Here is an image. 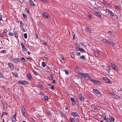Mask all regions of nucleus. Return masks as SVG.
<instances>
[{
  "mask_svg": "<svg viewBox=\"0 0 122 122\" xmlns=\"http://www.w3.org/2000/svg\"><path fill=\"white\" fill-rule=\"evenodd\" d=\"M107 12H108L110 14L113 20H117L118 19L117 16L116 15H114V13L109 10L107 9Z\"/></svg>",
  "mask_w": 122,
  "mask_h": 122,
  "instance_id": "1",
  "label": "nucleus"
},
{
  "mask_svg": "<svg viewBox=\"0 0 122 122\" xmlns=\"http://www.w3.org/2000/svg\"><path fill=\"white\" fill-rule=\"evenodd\" d=\"M99 9L98 8H96L92 11V13L95 15L97 12H98L99 11Z\"/></svg>",
  "mask_w": 122,
  "mask_h": 122,
  "instance_id": "2",
  "label": "nucleus"
},
{
  "mask_svg": "<svg viewBox=\"0 0 122 122\" xmlns=\"http://www.w3.org/2000/svg\"><path fill=\"white\" fill-rule=\"evenodd\" d=\"M21 108L22 114L24 116H25L26 115V114L25 113V110L24 107L23 106H22L21 107Z\"/></svg>",
  "mask_w": 122,
  "mask_h": 122,
  "instance_id": "3",
  "label": "nucleus"
},
{
  "mask_svg": "<svg viewBox=\"0 0 122 122\" xmlns=\"http://www.w3.org/2000/svg\"><path fill=\"white\" fill-rule=\"evenodd\" d=\"M8 65L11 70L13 71L14 70V66L11 63H8Z\"/></svg>",
  "mask_w": 122,
  "mask_h": 122,
  "instance_id": "4",
  "label": "nucleus"
},
{
  "mask_svg": "<svg viewBox=\"0 0 122 122\" xmlns=\"http://www.w3.org/2000/svg\"><path fill=\"white\" fill-rule=\"evenodd\" d=\"M16 113H15V114L12 117L11 120L12 122H15L16 121Z\"/></svg>",
  "mask_w": 122,
  "mask_h": 122,
  "instance_id": "5",
  "label": "nucleus"
},
{
  "mask_svg": "<svg viewBox=\"0 0 122 122\" xmlns=\"http://www.w3.org/2000/svg\"><path fill=\"white\" fill-rule=\"evenodd\" d=\"M71 115L73 116L76 117H78L79 116L78 114L76 112H73L71 113Z\"/></svg>",
  "mask_w": 122,
  "mask_h": 122,
  "instance_id": "6",
  "label": "nucleus"
},
{
  "mask_svg": "<svg viewBox=\"0 0 122 122\" xmlns=\"http://www.w3.org/2000/svg\"><path fill=\"white\" fill-rule=\"evenodd\" d=\"M107 43H108L110 45H112L113 46H116V44L114 42L112 41L110 42L107 40Z\"/></svg>",
  "mask_w": 122,
  "mask_h": 122,
  "instance_id": "7",
  "label": "nucleus"
},
{
  "mask_svg": "<svg viewBox=\"0 0 122 122\" xmlns=\"http://www.w3.org/2000/svg\"><path fill=\"white\" fill-rule=\"evenodd\" d=\"M71 100V101L72 104L73 106H74L76 103V102L73 98L71 97L70 98Z\"/></svg>",
  "mask_w": 122,
  "mask_h": 122,
  "instance_id": "8",
  "label": "nucleus"
},
{
  "mask_svg": "<svg viewBox=\"0 0 122 122\" xmlns=\"http://www.w3.org/2000/svg\"><path fill=\"white\" fill-rule=\"evenodd\" d=\"M13 61L15 63H17L20 61V60L19 58H15L13 59Z\"/></svg>",
  "mask_w": 122,
  "mask_h": 122,
  "instance_id": "9",
  "label": "nucleus"
},
{
  "mask_svg": "<svg viewBox=\"0 0 122 122\" xmlns=\"http://www.w3.org/2000/svg\"><path fill=\"white\" fill-rule=\"evenodd\" d=\"M79 100L82 101H84V99L83 97L81 94H80L79 95Z\"/></svg>",
  "mask_w": 122,
  "mask_h": 122,
  "instance_id": "10",
  "label": "nucleus"
},
{
  "mask_svg": "<svg viewBox=\"0 0 122 122\" xmlns=\"http://www.w3.org/2000/svg\"><path fill=\"white\" fill-rule=\"evenodd\" d=\"M112 96L114 98L117 99H118L120 98V97L119 96L114 94H112Z\"/></svg>",
  "mask_w": 122,
  "mask_h": 122,
  "instance_id": "11",
  "label": "nucleus"
},
{
  "mask_svg": "<svg viewBox=\"0 0 122 122\" xmlns=\"http://www.w3.org/2000/svg\"><path fill=\"white\" fill-rule=\"evenodd\" d=\"M29 2L31 6L35 7L36 6V5L34 4L32 0H30Z\"/></svg>",
  "mask_w": 122,
  "mask_h": 122,
  "instance_id": "12",
  "label": "nucleus"
},
{
  "mask_svg": "<svg viewBox=\"0 0 122 122\" xmlns=\"http://www.w3.org/2000/svg\"><path fill=\"white\" fill-rule=\"evenodd\" d=\"M94 92L96 93L97 94L100 95L101 94L100 92L96 89H94L93 90Z\"/></svg>",
  "mask_w": 122,
  "mask_h": 122,
  "instance_id": "13",
  "label": "nucleus"
},
{
  "mask_svg": "<svg viewBox=\"0 0 122 122\" xmlns=\"http://www.w3.org/2000/svg\"><path fill=\"white\" fill-rule=\"evenodd\" d=\"M43 17L46 18H48V14L46 13L45 12H44L43 13Z\"/></svg>",
  "mask_w": 122,
  "mask_h": 122,
  "instance_id": "14",
  "label": "nucleus"
},
{
  "mask_svg": "<svg viewBox=\"0 0 122 122\" xmlns=\"http://www.w3.org/2000/svg\"><path fill=\"white\" fill-rule=\"evenodd\" d=\"M112 68L114 70L117 71L118 68L114 64H112Z\"/></svg>",
  "mask_w": 122,
  "mask_h": 122,
  "instance_id": "15",
  "label": "nucleus"
},
{
  "mask_svg": "<svg viewBox=\"0 0 122 122\" xmlns=\"http://www.w3.org/2000/svg\"><path fill=\"white\" fill-rule=\"evenodd\" d=\"M94 83L95 84H97L98 85L100 84V82L99 81H97L96 80H95V81Z\"/></svg>",
  "mask_w": 122,
  "mask_h": 122,
  "instance_id": "16",
  "label": "nucleus"
},
{
  "mask_svg": "<svg viewBox=\"0 0 122 122\" xmlns=\"http://www.w3.org/2000/svg\"><path fill=\"white\" fill-rule=\"evenodd\" d=\"M27 77L28 79L30 80L31 79V75L29 73L27 75Z\"/></svg>",
  "mask_w": 122,
  "mask_h": 122,
  "instance_id": "17",
  "label": "nucleus"
},
{
  "mask_svg": "<svg viewBox=\"0 0 122 122\" xmlns=\"http://www.w3.org/2000/svg\"><path fill=\"white\" fill-rule=\"evenodd\" d=\"M94 54L96 56L98 57L99 56V52L97 51H95L94 52Z\"/></svg>",
  "mask_w": 122,
  "mask_h": 122,
  "instance_id": "18",
  "label": "nucleus"
},
{
  "mask_svg": "<svg viewBox=\"0 0 122 122\" xmlns=\"http://www.w3.org/2000/svg\"><path fill=\"white\" fill-rule=\"evenodd\" d=\"M47 85L48 86H49V88H51L52 89H53L54 88V86L53 85H51L49 84H47Z\"/></svg>",
  "mask_w": 122,
  "mask_h": 122,
  "instance_id": "19",
  "label": "nucleus"
},
{
  "mask_svg": "<svg viewBox=\"0 0 122 122\" xmlns=\"http://www.w3.org/2000/svg\"><path fill=\"white\" fill-rule=\"evenodd\" d=\"M86 31L89 33L91 32V30L90 28H87L86 29Z\"/></svg>",
  "mask_w": 122,
  "mask_h": 122,
  "instance_id": "20",
  "label": "nucleus"
},
{
  "mask_svg": "<svg viewBox=\"0 0 122 122\" xmlns=\"http://www.w3.org/2000/svg\"><path fill=\"white\" fill-rule=\"evenodd\" d=\"M41 43L42 44L44 45H47V43L43 40L41 41Z\"/></svg>",
  "mask_w": 122,
  "mask_h": 122,
  "instance_id": "21",
  "label": "nucleus"
},
{
  "mask_svg": "<svg viewBox=\"0 0 122 122\" xmlns=\"http://www.w3.org/2000/svg\"><path fill=\"white\" fill-rule=\"evenodd\" d=\"M71 56L72 58L73 59H74L75 57V56L74 54L73 53V52H71Z\"/></svg>",
  "mask_w": 122,
  "mask_h": 122,
  "instance_id": "22",
  "label": "nucleus"
},
{
  "mask_svg": "<svg viewBox=\"0 0 122 122\" xmlns=\"http://www.w3.org/2000/svg\"><path fill=\"white\" fill-rule=\"evenodd\" d=\"M95 104H94V105H92L91 106V107L93 109H96L97 108V106H96L95 105Z\"/></svg>",
  "mask_w": 122,
  "mask_h": 122,
  "instance_id": "23",
  "label": "nucleus"
},
{
  "mask_svg": "<svg viewBox=\"0 0 122 122\" xmlns=\"http://www.w3.org/2000/svg\"><path fill=\"white\" fill-rule=\"evenodd\" d=\"M3 106L5 108H7L8 107V105L6 103H4Z\"/></svg>",
  "mask_w": 122,
  "mask_h": 122,
  "instance_id": "24",
  "label": "nucleus"
},
{
  "mask_svg": "<svg viewBox=\"0 0 122 122\" xmlns=\"http://www.w3.org/2000/svg\"><path fill=\"white\" fill-rule=\"evenodd\" d=\"M29 83L28 81H25L23 85H26L28 84Z\"/></svg>",
  "mask_w": 122,
  "mask_h": 122,
  "instance_id": "25",
  "label": "nucleus"
},
{
  "mask_svg": "<svg viewBox=\"0 0 122 122\" xmlns=\"http://www.w3.org/2000/svg\"><path fill=\"white\" fill-rule=\"evenodd\" d=\"M14 34L15 37L17 38H18V36L17 32L15 31L14 32Z\"/></svg>",
  "mask_w": 122,
  "mask_h": 122,
  "instance_id": "26",
  "label": "nucleus"
},
{
  "mask_svg": "<svg viewBox=\"0 0 122 122\" xmlns=\"http://www.w3.org/2000/svg\"><path fill=\"white\" fill-rule=\"evenodd\" d=\"M12 74L15 77H17L18 76V74L17 73H15L14 72H12Z\"/></svg>",
  "mask_w": 122,
  "mask_h": 122,
  "instance_id": "27",
  "label": "nucleus"
},
{
  "mask_svg": "<svg viewBox=\"0 0 122 122\" xmlns=\"http://www.w3.org/2000/svg\"><path fill=\"white\" fill-rule=\"evenodd\" d=\"M80 46H76V50L77 51H79L80 50Z\"/></svg>",
  "mask_w": 122,
  "mask_h": 122,
  "instance_id": "28",
  "label": "nucleus"
},
{
  "mask_svg": "<svg viewBox=\"0 0 122 122\" xmlns=\"http://www.w3.org/2000/svg\"><path fill=\"white\" fill-rule=\"evenodd\" d=\"M102 41L103 42L107 43V40L106 39H102Z\"/></svg>",
  "mask_w": 122,
  "mask_h": 122,
  "instance_id": "29",
  "label": "nucleus"
},
{
  "mask_svg": "<svg viewBox=\"0 0 122 122\" xmlns=\"http://www.w3.org/2000/svg\"><path fill=\"white\" fill-rule=\"evenodd\" d=\"M79 51L81 52L84 53H85V51L82 48H80L79 50Z\"/></svg>",
  "mask_w": 122,
  "mask_h": 122,
  "instance_id": "30",
  "label": "nucleus"
},
{
  "mask_svg": "<svg viewBox=\"0 0 122 122\" xmlns=\"http://www.w3.org/2000/svg\"><path fill=\"white\" fill-rule=\"evenodd\" d=\"M87 73H84L83 74V75H82V76L83 77H85L86 76H87Z\"/></svg>",
  "mask_w": 122,
  "mask_h": 122,
  "instance_id": "31",
  "label": "nucleus"
},
{
  "mask_svg": "<svg viewBox=\"0 0 122 122\" xmlns=\"http://www.w3.org/2000/svg\"><path fill=\"white\" fill-rule=\"evenodd\" d=\"M23 16L25 20L27 18V17L24 13L23 14Z\"/></svg>",
  "mask_w": 122,
  "mask_h": 122,
  "instance_id": "32",
  "label": "nucleus"
},
{
  "mask_svg": "<svg viewBox=\"0 0 122 122\" xmlns=\"http://www.w3.org/2000/svg\"><path fill=\"white\" fill-rule=\"evenodd\" d=\"M95 15H96L97 16L99 17H101V15L100 14V13L98 12H97L95 14Z\"/></svg>",
  "mask_w": 122,
  "mask_h": 122,
  "instance_id": "33",
  "label": "nucleus"
},
{
  "mask_svg": "<svg viewBox=\"0 0 122 122\" xmlns=\"http://www.w3.org/2000/svg\"><path fill=\"white\" fill-rule=\"evenodd\" d=\"M22 50L25 51H27V49L24 46L22 47Z\"/></svg>",
  "mask_w": 122,
  "mask_h": 122,
  "instance_id": "34",
  "label": "nucleus"
},
{
  "mask_svg": "<svg viewBox=\"0 0 122 122\" xmlns=\"http://www.w3.org/2000/svg\"><path fill=\"white\" fill-rule=\"evenodd\" d=\"M102 116L104 118V120H107V119L106 118V115L104 114H103Z\"/></svg>",
  "mask_w": 122,
  "mask_h": 122,
  "instance_id": "35",
  "label": "nucleus"
},
{
  "mask_svg": "<svg viewBox=\"0 0 122 122\" xmlns=\"http://www.w3.org/2000/svg\"><path fill=\"white\" fill-rule=\"evenodd\" d=\"M20 27H23L24 26V25L23 23L21 21H20Z\"/></svg>",
  "mask_w": 122,
  "mask_h": 122,
  "instance_id": "36",
  "label": "nucleus"
},
{
  "mask_svg": "<svg viewBox=\"0 0 122 122\" xmlns=\"http://www.w3.org/2000/svg\"><path fill=\"white\" fill-rule=\"evenodd\" d=\"M42 65L43 67H44L46 66V63L45 62H42Z\"/></svg>",
  "mask_w": 122,
  "mask_h": 122,
  "instance_id": "37",
  "label": "nucleus"
},
{
  "mask_svg": "<svg viewBox=\"0 0 122 122\" xmlns=\"http://www.w3.org/2000/svg\"><path fill=\"white\" fill-rule=\"evenodd\" d=\"M115 7L117 9V10H118L120 11L121 10L120 8L118 6L116 5V6Z\"/></svg>",
  "mask_w": 122,
  "mask_h": 122,
  "instance_id": "38",
  "label": "nucleus"
},
{
  "mask_svg": "<svg viewBox=\"0 0 122 122\" xmlns=\"http://www.w3.org/2000/svg\"><path fill=\"white\" fill-rule=\"evenodd\" d=\"M44 99L46 101L48 99V97L47 96H45L44 97Z\"/></svg>",
  "mask_w": 122,
  "mask_h": 122,
  "instance_id": "39",
  "label": "nucleus"
},
{
  "mask_svg": "<svg viewBox=\"0 0 122 122\" xmlns=\"http://www.w3.org/2000/svg\"><path fill=\"white\" fill-rule=\"evenodd\" d=\"M60 58L62 60H64V57L62 55H60Z\"/></svg>",
  "mask_w": 122,
  "mask_h": 122,
  "instance_id": "40",
  "label": "nucleus"
},
{
  "mask_svg": "<svg viewBox=\"0 0 122 122\" xmlns=\"http://www.w3.org/2000/svg\"><path fill=\"white\" fill-rule=\"evenodd\" d=\"M23 27H20V29L23 32H25V30L24 28Z\"/></svg>",
  "mask_w": 122,
  "mask_h": 122,
  "instance_id": "41",
  "label": "nucleus"
},
{
  "mask_svg": "<svg viewBox=\"0 0 122 122\" xmlns=\"http://www.w3.org/2000/svg\"><path fill=\"white\" fill-rule=\"evenodd\" d=\"M107 83L109 84H111L112 83V82L111 81H110L107 78Z\"/></svg>",
  "mask_w": 122,
  "mask_h": 122,
  "instance_id": "42",
  "label": "nucleus"
},
{
  "mask_svg": "<svg viewBox=\"0 0 122 122\" xmlns=\"http://www.w3.org/2000/svg\"><path fill=\"white\" fill-rule=\"evenodd\" d=\"M109 118L112 121H114V118L112 117H110Z\"/></svg>",
  "mask_w": 122,
  "mask_h": 122,
  "instance_id": "43",
  "label": "nucleus"
},
{
  "mask_svg": "<svg viewBox=\"0 0 122 122\" xmlns=\"http://www.w3.org/2000/svg\"><path fill=\"white\" fill-rule=\"evenodd\" d=\"M103 79L106 82H107V78L106 77H103Z\"/></svg>",
  "mask_w": 122,
  "mask_h": 122,
  "instance_id": "44",
  "label": "nucleus"
},
{
  "mask_svg": "<svg viewBox=\"0 0 122 122\" xmlns=\"http://www.w3.org/2000/svg\"><path fill=\"white\" fill-rule=\"evenodd\" d=\"M24 36L25 39L27 38V34L26 33H25L24 34Z\"/></svg>",
  "mask_w": 122,
  "mask_h": 122,
  "instance_id": "45",
  "label": "nucleus"
},
{
  "mask_svg": "<svg viewBox=\"0 0 122 122\" xmlns=\"http://www.w3.org/2000/svg\"><path fill=\"white\" fill-rule=\"evenodd\" d=\"M25 10L26 12L28 14L30 13V12L29 11V9L28 8H26L25 9Z\"/></svg>",
  "mask_w": 122,
  "mask_h": 122,
  "instance_id": "46",
  "label": "nucleus"
},
{
  "mask_svg": "<svg viewBox=\"0 0 122 122\" xmlns=\"http://www.w3.org/2000/svg\"><path fill=\"white\" fill-rule=\"evenodd\" d=\"M21 60L23 62H25V60L23 57H22L21 58Z\"/></svg>",
  "mask_w": 122,
  "mask_h": 122,
  "instance_id": "47",
  "label": "nucleus"
},
{
  "mask_svg": "<svg viewBox=\"0 0 122 122\" xmlns=\"http://www.w3.org/2000/svg\"><path fill=\"white\" fill-rule=\"evenodd\" d=\"M41 1L44 3H46L47 0H40Z\"/></svg>",
  "mask_w": 122,
  "mask_h": 122,
  "instance_id": "48",
  "label": "nucleus"
},
{
  "mask_svg": "<svg viewBox=\"0 0 122 122\" xmlns=\"http://www.w3.org/2000/svg\"><path fill=\"white\" fill-rule=\"evenodd\" d=\"M70 121L71 122H74V119L73 118H71L70 119Z\"/></svg>",
  "mask_w": 122,
  "mask_h": 122,
  "instance_id": "49",
  "label": "nucleus"
},
{
  "mask_svg": "<svg viewBox=\"0 0 122 122\" xmlns=\"http://www.w3.org/2000/svg\"><path fill=\"white\" fill-rule=\"evenodd\" d=\"M89 80L91 81L94 82L95 81V79H93L92 78H91Z\"/></svg>",
  "mask_w": 122,
  "mask_h": 122,
  "instance_id": "50",
  "label": "nucleus"
},
{
  "mask_svg": "<svg viewBox=\"0 0 122 122\" xmlns=\"http://www.w3.org/2000/svg\"><path fill=\"white\" fill-rule=\"evenodd\" d=\"M80 58L81 59L83 60L85 59V57L84 56H82L80 57Z\"/></svg>",
  "mask_w": 122,
  "mask_h": 122,
  "instance_id": "51",
  "label": "nucleus"
},
{
  "mask_svg": "<svg viewBox=\"0 0 122 122\" xmlns=\"http://www.w3.org/2000/svg\"><path fill=\"white\" fill-rule=\"evenodd\" d=\"M65 73L66 74V75H68L69 74V72L68 71L65 70Z\"/></svg>",
  "mask_w": 122,
  "mask_h": 122,
  "instance_id": "52",
  "label": "nucleus"
},
{
  "mask_svg": "<svg viewBox=\"0 0 122 122\" xmlns=\"http://www.w3.org/2000/svg\"><path fill=\"white\" fill-rule=\"evenodd\" d=\"M14 34V33H12L10 32L9 33V35L10 36H13Z\"/></svg>",
  "mask_w": 122,
  "mask_h": 122,
  "instance_id": "53",
  "label": "nucleus"
},
{
  "mask_svg": "<svg viewBox=\"0 0 122 122\" xmlns=\"http://www.w3.org/2000/svg\"><path fill=\"white\" fill-rule=\"evenodd\" d=\"M53 77L52 76H50L49 78L50 80H52L53 79Z\"/></svg>",
  "mask_w": 122,
  "mask_h": 122,
  "instance_id": "54",
  "label": "nucleus"
},
{
  "mask_svg": "<svg viewBox=\"0 0 122 122\" xmlns=\"http://www.w3.org/2000/svg\"><path fill=\"white\" fill-rule=\"evenodd\" d=\"M0 77L1 78H3L4 77L2 73L0 72Z\"/></svg>",
  "mask_w": 122,
  "mask_h": 122,
  "instance_id": "55",
  "label": "nucleus"
},
{
  "mask_svg": "<svg viewBox=\"0 0 122 122\" xmlns=\"http://www.w3.org/2000/svg\"><path fill=\"white\" fill-rule=\"evenodd\" d=\"M108 33L110 35H112V32L111 31H108Z\"/></svg>",
  "mask_w": 122,
  "mask_h": 122,
  "instance_id": "56",
  "label": "nucleus"
},
{
  "mask_svg": "<svg viewBox=\"0 0 122 122\" xmlns=\"http://www.w3.org/2000/svg\"><path fill=\"white\" fill-rule=\"evenodd\" d=\"M2 114H3V115H8L7 113L6 112H3Z\"/></svg>",
  "mask_w": 122,
  "mask_h": 122,
  "instance_id": "57",
  "label": "nucleus"
},
{
  "mask_svg": "<svg viewBox=\"0 0 122 122\" xmlns=\"http://www.w3.org/2000/svg\"><path fill=\"white\" fill-rule=\"evenodd\" d=\"M38 86L40 88H42V86L41 85V84H39L38 85Z\"/></svg>",
  "mask_w": 122,
  "mask_h": 122,
  "instance_id": "58",
  "label": "nucleus"
},
{
  "mask_svg": "<svg viewBox=\"0 0 122 122\" xmlns=\"http://www.w3.org/2000/svg\"><path fill=\"white\" fill-rule=\"evenodd\" d=\"M3 31L5 33H6L7 32V30L6 29H5Z\"/></svg>",
  "mask_w": 122,
  "mask_h": 122,
  "instance_id": "59",
  "label": "nucleus"
},
{
  "mask_svg": "<svg viewBox=\"0 0 122 122\" xmlns=\"http://www.w3.org/2000/svg\"><path fill=\"white\" fill-rule=\"evenodd\" d=\"M22 81H18V83L20 84H22Z\"/></svg>",
  "mask_w": 122,
  "mask_h": 122,
  "instance_id": "60",
  "label": "nucleus"
},
{
  "mask_svg": "<svg viewBox=\"0 0 122 122\" xmlns=\"http://www.w3.org/2000/svg\"><path fill=\"white\" fill-rule=\"evenodd\" d=\"M33 72L35 74V75H37V73L35 72V71H33Z\"/></svg>",
  "mask_w": 122,
  "mask_h": 122,
  "instance_id": "61",
  "label": "nucleus"
},
{
  "mask_svg": "<svg viewBox=\"0 0 122 122\" xmlns=\"http://www.w3.org/2000/svg\"><path fill=\"white\" fill-rule=\"evenodd\" d=\"M87 77H88L89 79V80L90 79L91 77L88 74H87Z\"/></svg>",
  "mask_w": 122,
  "mask_h": 122,
  "instance_id": "62",
  "label": "nucleus"
},
{
  "mask_svg": "<svg viewBox=\"0 0 122 122\" xmlns=\"http://www.w3.org/2000/svg\"><path fill=\"white\" fill-rule=\"evenodd\" d=\"M87 77H88L89 79V80L90 79L91 77L88 74H87Z\"/></svg>",
  "mask_w": 122,
  "mask_h": 122,
  "instance_id": "63",
  "label": "nucleus"
},
{
  "mask_svg": "<svg viewBox=\"0 0 122 122\" xmlns=\"http://www.w3.org/2000/svg\"><path fill=\"white\" fill-rule=\"evenodd\" d=\"M110 70L109 69H108L107 70V72L109 73L110 74Z\"/></svg>",
  "mask_w": 122,
  "mask_h": 122,
  "instance_id": "64",
  "label": "nucleus"
}]
</instances>
